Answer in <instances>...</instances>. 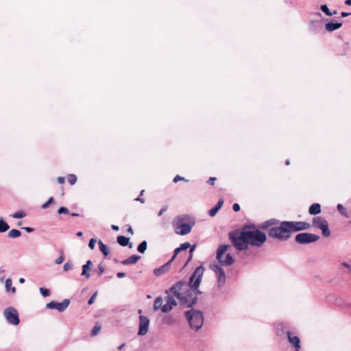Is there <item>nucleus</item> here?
Instances as JSON below:
<instances>
[{
  "instance_id": "obj_52",
  "label": "nucleus",
  "mask_w": 351,
  "mask_h": 351,
  "mask_svg": "<svg viewBox=\"0 0 351 351\" xmlns=\"http://www.w3.org/2000/svg\"><path fill=\"white\" fill-rule=\"evenodd\" d=\"M350 14H351V13L346 12H342L341 13V17H346V16H349V15H350Z\"/></svg>"
},
{
  "instance_id": "obj_9",
  "label": "nucleus",
  "mask_w": 351,
  "mask_h": 351,
  "mask_svg": "<svg viewBox=\"0 0 351 351\" xmlns=\"http://www.w3.org/2000/svg\"><path fill=\"white\" fill-rule=\"evenodd\" d=\"M3 316L7 322L12 325H18L20 322L19 313L14 307H8L4 310Z\"/></svg>"
},
{
  "instance_id": "obj_26",
  "label": "nucleus",
  "mask_w": 351,
  "mask_h": 351,
  "mask_svg": "<svg viewBox=\"0 0 351 351\" xmlns=\"http://www.w3.org/2000/svg\"><path fill=\"white\" fill-rule=\"evenodd\" d=\"M337 208L338 210V211L343 215V216H345L346 217H348V215L347 214V211H346V209L343 207V206L341 204H338L337 206Z\"/></svg>"
},
{
  "instance_id": "obj_39",
  "label": "nucleus",
  "mask_w": 351,
  "mask_h": 351,
  "mask_svg": "<svg viewBox=\"0 0 351 351\" xmlns=\"http://www.w3.org/2000/svg\"><path fill=\"white\" fill-rule=\"evenodd\" d=\"M96 239H90V241H89V243H88V247L91 249V250H93L95 248V243H96Z\"/></svg>"
},
{
  "instance_id": "obj_46",
  "label": "nucleus",
  "mask_w": 351,
  "mask_h": 351,
  "mask_svg": "<svg viewBox=\"0 0 351 351\" xmlns=\"http://www.w3.org/2000/svg\"><path fill=\"white\" fill-rule=\"evenodd\" d=\"M232 208H233V210L235 211V212H238L240 210V206L239 204L237 203H235L233 204L232 206Z\"/></svg>"
},
{
  "instance_id": "obj_20",
  "label": "nucleus",
  "mask_w": 351,
  "mask_h": 351,
  "mask_svg": "<svg viewBox=\"0 0 351 351\" xmlns=\"http://www.w3.org/2000/svg\"><path fill=\"white\" fill-rule=\"evenodd\" d=\"M117 242L121 246H126L129 244V238L124 236H118Z\"/></svg>"
},
{
  "instance_id": "obj_28",
  "label": "nucleus",
  "mask_w": 351,
  "mask_h": 351,
  "mask_svg": "<svg viewBox=\"0 0 351 351\" xmlns=\"http://www.w3.org/2000/svg\"><path fill=\"white\" fill-rule=\"evenodd\" d=\"M320 9L326 16H331V12L326 4L322 5Z\"/></svg>"
},
{
  "instance_id": "obj_31",
  "label": "nucleus",
  "mask_w": 351,
  "mask_h": 351,
  "mask_svg": "<svg viewBox=\"0 0 351 351\" xmlns=\"http://www.w3.org/2000/svg\"><path fill=\"white\" fill-rule=\"evenodd\" d=\"M40 292L43 297H47L50 295L49 290L43 287L40 288Z\"/></svg>"
},
{
  "instance_id": "obj_43",
  "label": "nucleus",
  "mask_w": 351,
  "mask_h": 351,
  "mask_svg": "<svg viewBox=\"0 0 351 351\" xmlns=\"http://www.w3.org/2000/svg\"><path fill=\"white\" fill-rule=\"evenodd\" d=\"M96 295H97V293H94V294H93V295L90 298V299H89V300H88V304L89 305H91L92 304H93V303H94Z\"/></svg>"
},
{
  "instance_id": "obj_63",
  "label": "nucleus",
  "mask_w": 351,
  "mask_h": 351,
  "mask_svg": "<svg viewBox=\"0 0 351 351\" xmlns=\"http://www.w3.org/2000/svg\"><path fill=\"white\" fill-rule=\"evenodd\" d=\"M289 163H290L289 160H287L285 161V165H289Z\"/></svg>"
},
{
  "instance_id": "obj_7",
  "label": "nucleus",
  "mask_w": 351,
  "mask_h": 351,
  "mask_svg": "<svg viewBox=\"0 0 351 351\" xmlns=\"http://www.w3.org/2000/svg\"><path fill=\"white\" fill-rule=\"evenodd\" d=\"M312 222L313 227L317 228L322 230L324 237H328L330 235L328 223L324 218L317 216L313 218Z\"/></svg>"
},
{
  "instance_id": "obj_23",
  "label": "nucleus",
  "mask_w": 351,
  "mask_h": 351,
  "mask_svg": "<svg viewBox=\"0 0 351 351\" xmlns=\"http://www.w3.org/2000/svg\"><path fill=\"white\" fill-rule=\"evenodd\" d=\"M99 250L101 251V252L104 254L105 256H108L109 254L108 250L105 244L103 243V242L99 240Z\"/></svg>"
},
{
  "instance_id": "obj_30",
  "label": "nucleus",
  "mask_w": 351,
  "mask_h": 351,
  "mask_svg": "<svg viewBox=\"0 0 351 351\" xmlns=\"http://www.w3.org/2000/svg\"><path fill=\"white\" fill-rule=\"evenodd\" d=\"M68 181L71 185L75 184L77 182V176L74 174H69L68 176Z\"/></svg>"
},
{
  "instance_id": "obj_27",
  "label": "nucleus",
  "mask_w": 351,
  "mask_h": 351,
  "mask_svg": "<svg viewBox=\"0 0 351 351\" xmlns=\"http://www.w3.org/2000/svg\"><path fill=\"white\" fill-rule=\"evenodd\" d=\"M26 216V214L24 211L23 210H18L16 211V213H14L12 217L13 218H15V219H20V218H23Z\"/></svg>"
},
{
  "instance_id": "obj_18",
  "label": "nucleus",
  "mask_w": 351,
  "mask_h": 351,
  "mask_svg": "<svg viewBox=\"0 0 351 351\" xmlns=\"http://www.w3.org/2000/svg\"><path fill=\"white\" fill-rule=\"evenodd\" d=\"M162 322L164 324L171 326L176 322V319L173 317V315H166L162 317Z\"/></svg>"
},
{
  "instance_id": "obj_48",
  "label": "nucleus",
  "mask_w": 351,
  "mask_h": 351,
  "mask_svg": "<svg viewBox=\"0 0 351 351\" xmlns=\"http://www.w3.org/2000/svg\"><path fill=\"white\" fill-rule=\"evenodd\" d=\"M216 178L214 177H210L209 180H208V183H209L211 185H213L215 183Z\"/></svg>"
},
{
  "instance_id": "obj_13",
  "label": "nucleus",
  "mask_w": 351,
  "mask_h": 351,
  "mask_svg": "<svg viewBox=\"0 0 351 351\" xmlns=\"http://www.w3.org/2000/svg\"><path fill=\"white\" fill-rule=\"evenodd\" d=\"M287 337L290 343H291L295 349L300 350V339L297 336H293L291 332H287Z\"/></svg>"
},
{
  "instance_id": "obj_35",
  "label": "nucleus",
  "mask_w": 351,
  "mask_h": 351,
  "mask_svg": "<svg viewBox=\"0 0 351 351\" xmlns=\"http://www.w3.org/2000/svg\"><path fill=\"white\" fill-rule=\"evenodd\" d=\"M218 211H219L218 208L216 206H214L213 208L209 210L208 215L210 217H214L217 213Z\"/></svg>"
},
{
  "instance_id": "obj_34",
  "label": "nucleus",
  "mask_w": 351,
  "mask_h": 351,
  "mask_svg": "<svg viewBox=\"0 0 351 351\" xmlns=\"http://www.w3.org/2000/svg\"><path fill=\"white\" fill-rule=\"evenodd\" d=\"M192 246L191 245V244L189 243V242H185V243H182L180 245V249L181 250H187L188 248H191Z\"/></svg>"
},
{
  "instance_id": "obj_33",
  "label": "nucleus",
  "mask_w": 351,
  "mask_h": 351,
  "mask_svg": "<svg viewBox=\"0 0 351 351\" xmlns=\"http://www.w3.org/2000/svg\"><path fill=\"white\" fill-rule=\"evenodd\" d=\"M195 247H196L195 245H192V247H191V249L189 250V254H190L189 257L186 263H185V265H184V267H186V265L192 259L193 252L195 250Z\"/></svg>"
},
{
  "instance_id": "obj_62",
  "label": "nucleus",
  "mask_w": 351,
  "mask_h": 351,
  "mask_svg": "<svg viewBox=\"0 0 351 351\" xmlns=\"http://www.w3.org/2000/svg\"><path fill=\"white\" fill-rule=\"evenodd\" d=\"M125 346L124 344H122V345L119 346L118 347V349H119V350H121V349L123 348V346Z\"/></svg>"
},
{
  "instance_id": "obj_38",
  "label": "nucleus",
  "mask_w": 351,
  "mask_h": 351,
  "mask_svg": "<svg viewBox=\"0 0 351 351\" xmlns=\"http://www.w3.org/2000/svg\"><path fill=\"white\" fill-rule=\"evenodd\" d=\"M53 201V197H51L47 202H45L44 204L42 205V208L46 209L49 205L52 203Z\"/></svg>"
},
{
  "instance_id": "obj_8",
  "label": "nucleus",
  "mask_w": 351,
  "mask_h": 351,
  "mask_svg": "<svg viewBox=\"0 0 351 351\" xmlns=\"http://www.w3.org/2000/svg\"><path fill=\"white\" fill-rule=\"evenodd\" d=\"M210 268L215 273L217 279V286L219 289L224 287L226 281V276L223 268L217 264H212Z\"/></svg>"
},
{
  "instance_id": "obj_16",
  "label": "nucleus",
  "mask_w": 351,
  "mask_h": 351,
  "mask_svg": "<svg viewBox=\"0 0 351 351\" xmlns=\"http://www.w3.org/2000/svg\"><path fill=\"white\" fill-rule=\"evenodd\" d=\"M342 23L329 22L325 25V28L328 32H332L342 26Z\"/></svg>"
},
{
  "instance_id": "obj_12",
  "label": "nucleus",
  "mask_w": 351,
  "mask_h": 351,
  "mask_svg": "<svg viewBox=\"0 0 351 351\" xmlns=\"http://www.w3.org/2000/svg\"><path fill=\"white\" fill-rule=\"evenodd\" d=\"M149 319L144 315H140L138 335L143 336L148 332L149 328Z\"/></svg>"
},
{
  "instance_id": "obj_41",
  "label": "nucleus",
  "mask_w": 351,
  "mask_h": 351,
  "mask_svg": "<svg viewBox=\"0 0 351 351\" xmlns=\"http://www.w3.org/2000/svg\"><path fill=\"white\" fill-rule=\"evenodd\" d=\"M72 267V264L69 262L66 263L63 266V269L64 271H67Z\"/></svg>"
},
{
  "instance_id": "obj_37",
  "label": "nucleus",
  "mask_w": 351,
  "mask_h": 351,
  "mask_svg": "<svg viewBox=\"0 0 351 351\" xmlns=\"http://www.w3.org/2000/svg\"><path fill=\"white\" fill-rule=\"evenodd\" d=\"M104 270H105L104 266L102 264H99L98 265V276H101L104 274Z\"/></svg>"
},
{
  "instance_id": "obj_59",
  "label": "nucleus",
  "mask_w": 351,
  "mask_h": 351,
  "mask_svg": "<svg viewBox=\"0 0 351 351\" xmlns=\"http://www.w3.org/2000/svg\"><path fill=\"white\" fill-rule=\"evenodd\" d=\"M82 234H83V233H82V232H77V234H76V235H77V237H82Z\"/></svg>"
},
{
  "instance_id": "obj_5",
  "label": "nucleus",
  "mask_w": 351,
  "mask_h": 351,
  "mask_svg": "<svg viewBox=\"0 0 351 351\" xmlns=\"http://www.w3.org/2000/svg\"><path fill=\"white\" fill-rule=\"evenodd\" d=\"M230 246L229 245H220L217 251V259L222 265H231L234 263V258L230 254H227L223 258V255Z\"/></svg>"
},
{
  "instance_id": "obj_57",
  "label": "nucleus",
  "mask_w": 351,
  "mask_h": 351,
  "mask_svg": "<svg viewBox=\"0 0 351 351\" xmlns=\"http://www.w3.org/2000/svg\"><path fill=\"white\" fill-rule=\"evenodd\" d=\"M128 232H130L131 234H134L133 230L131 226H130L128 229Z\"/></svg>"
},
{
  "instance_id": "obj_64",
  "label": "nucleus",
  "mask_w": 351,
  "mask_h": 351,
  "mask_svg": "<svg viewBox=\"0 0 351 351\" xmlns=\"http://www.w3.org/2000/svg\"><path fill=\"white\" fill-rule=\"evenodd\" d=\"M78 215H79L77 213H72V216H73V217H77Z\"/></svg>"
},
{
  "instance_id": "obj_61",
  "label": "nucleus",
  "mask_w": 351,
  "mask_h": 351,
  "mask_svg": "<svg viewBox=\"0 0 351 351\" xmlns=\"http://www.w3.org/2000/svg\"><path fill=\"white\" fill-rule=\"evenodd\" d=\"M337 14V10H334L333 12H331V16Z\"/></svg>"
},
{
  "instance_id": "obj_44",
  "label": "nucleus",
  "mask_w": 351,
  "mask_h": 351,
  "mask_svg": "<svg viewBox=\"0 0 351 351\" xmlns=\"http://www.w3.org/2000/svg\"><path fill=\"white\" fill-rule=\"evenodd\" d=\"M223 199L221 198V199H219L217 204L215 206H216L218 208V210H219L221 208V206H223Z\"/></svg>"
},
{
  "instance_id": "obj_60",
  "label": "nucleus",
  "mask_w": 351,
  "mask_h": 351,
  "mask_svg": "<svg viewBox=\"0 0 351 351\" xmlns=\"http://www.w3.org/2000/svg\"><path fill=\"white\" fill-rule=\"evenodd\" d=\"M24 282H25V279H24V278H21L19 279V282H20V283H23Z\"/></svg>"
},
{
  "instance_id": "obj_2",
  "label": "nucleus",
  "mask_w": 351,
  "mask_h": 351,
  "mask_svg": "<svg viewBox=\"0 0 351 351\" xmlns=\"http://www.w3.org/2000/svg\"><path fill=\"white\" fill-rule=\"evenodd\" d=\"M254 230H247L246 228L241 232H231L229 234L230 239L234 247L242 251L247 250L248 245L261 247L266 241L267 237L264 232L255 229V226H250Z\"/></svg>"
},
{
  "instance_id": "obj_19",
  "label": "nucleus",
  "mask_w": 351,
  "mask_h": 351,
  "mask_svg": "<svg viewBox=\"0 0 351 351\" xmlns=\"http://www.w3.org/2000/svg\"><path fill=\"white\" fill-rule=\"evenodd\" d=\"M5 288L6 292L11 291L12 293H15V292H16V288L12 286V280L10 278H8L7 280H5Z\"/></svg>"
},
{
  "instance_id": "obj_58",
  "label": "nucleus",
  "mask_w": 351,
  "mask_h": 351,
  "mask_svg": "<svg viewBox=\"0 0 351 351\" xmlns=\"http://www.w3.org/2000/svg\"><path fill=\"white\" fill-rule=\"evenodd\" d=\"M345 4L347 5H351V0H346Z\"/></svg>"
},
{
  "instance_id": "obj_17",
  "label": "nucleus",
  "mask_w": 351,
  "mask_h": 351,
  "mask_svg": "<svg viewBox=\"0 0 351 351\" xmlns=\"http://www.w3.org/2000/svg\"><path fill=\"white\" fill-rule=\"evenodd\" d=\"M309 214L315 215L321 213V206L318 203L313 204L308 209Z\"/></svg>"
},
{
  "instance_id": "obj_6",
  "label": "nucleus",
  "mask_w": 351,
  "mask_h": 351,
  "mask_svg": "<svg viewBox=\"0 0 351 351\" xmlns=\"http://www.w3.org/2000/svg\"><path fill=\"white\" fill-rule=\"evenodd\" d=\"M186 216L181 215L176 218V224L175 226V232L179 235H186L191 232L193 224L184 223Z\"/></svg>"
},
{
  "instance_id": "obj_49",
  "label": "nucleus",
  "mask_w": 351,
  "mask_h": 351,
  "mask_svg": "<svg viewBox=\"0 0 351 351\" xmlns=\"http://www.w3.org/2000/svg\"><path fill=\"white\" fill-rule=\"evenodd\" d=\"M125 276V274L124 272H118L117 274V277L119 278H121Z\"/></svg>"
},
{
  "instance_id": "obj_29",
  "label": "nucleus",
  "mask_w": 351,
  "mask_h": 351,
  "mask_svg": "<svg viewBox=\"0 0 351 351\" xmlns=\"http://www.w3.org/2000/svg\"><path fill=\"white\" fill-rule=\"evenodd\" d=\"M90 269V268H88L87 266H86L84 265L82 266V275L86 277V278H87V279H88L90 276V274L88 272V270Z\"/></svg>"
},
{
  "instance_id": "obj_24",
  "label": "nucleus",
  "mask_w": 351,
  "mask_h": 351,
  "mask_svg": "<svg viewBox=\"0 0 351 351\" xmlns=\"http://www.w3.org/2000/svg\"><path fill=\"white\" fill-rule=\"evenodd\" d=\"M8 224L2 219H0V232H6L9 229Z\"/></svg>"
},
{
  "instance_id": "obj_14",
  "label": "nucleus",
  "mask_w": 351,
  "mask_h": 351,
  "mask_svg": "<svg viewBox=\"0 0 351 351\" xmlns=\"http://www.w3.org/2000/svg\"><path fill=\"white\" fill-rule=\"evenodd\" d=\"M171 263V261H169L166 264H165L162 267L155 269L154 270V274L156 276H160L161 274L167 272L169 270V265Z\"/></svg>"
},
{
  "instance_id": "obj_56",
  "label": "nucleus",
  "mask_w": 351,
  "mask_h": 351,
  "mask_svg": "<svg viewBox=\"0 0 351 351\" xmlns=\"http://www.w3.org/2000/svg\"><path fill=\"white\" fill-rule=\"evenodd\" d=\"M111 228L113 230H115V231H117L119 230V226H116V225H112L111 226Z\"/></svg>"
},
{
  "instance_id": "obj_3",
  "label": "nucleus",
  "mask_w": 351,
  "mask_h": 351,
  "mask_svg": "<svg viewBox=\"0 0 351 351\" xmlns=\"http://www.w3.org/2000/svg\"><path fill=\"white\" fill-rule=\"evenodd\" d=\"M311 226L309 223L305 221H283L279 227L269 228L268 234L270 237L286 241L291 237V232L308 230Z\"/></svg>"
},
{
  "instance_id": "obj_10",
  "label": "nucleus",
  "mask_w": 351,
  "mask_h": 351,
  "mask_svg": "<svg viewBox=\"0 0 351 351\" xmlns=\"http://www.w3.org/2000/svg\"><path fill=\"white\" fill-rule=\"evenodd\" d=\"M319 237L318 235L312 234V233H308V232H303V233H299L295 236V241L298 243L300 244H307L310 243H313L319 240Z\"/></svg>"
},
{
  "instance_id": "obj_40",
  "label": "nucleus",
  "mask_w": 351,
  "mask_h": 351,
  "mask_svg": "<svg viewBox=\"0 0 351 351\" xmlns=\"http://www.w3.org/2000/svg\"><path fill=\"white\" fill-rule=\"evenodd\" d=\"M181 180L187 182V180H185V178L184 177H182L179 175H177L176 176H175L173 181V182L176 183L178 181H181Z\"/></svg>"
},
{
  "instance_id": "obj_22",
  "label": "nucleus",
  "mask_w": 351,
  "mask_h": 351,
  "mask_svg": "<svg viewBox=\"0 0 351 351\" xmlns=\"http://www.w3.org/2000/svg\"><path fill=\"white\" fill-rule=\"evenodd\" d=\"M21 232L16 229H12L8 232V237L10 238L15 239L21 236Z\"/></svg>"
},
{
  "instance_id": "obj_51",
  "label": "nucleus",
  "mask_w": 351,
  "mask_h": 351,
  "mask_svg": "<svg viewBox=\"0 0 351 351\" xmlns=\"http://www.w3.org/2000/svg\"><path fill=\"white\" fill-rule=\"evenodd\" d=\"M22 228L24 229L27 232H29V233L34 231V229L32 228H29V227H24Z\"/></svg>"
},
{
  "instance_id": "obj_55",
  "label": "nucleus",
  "mask_w": 351,
  "mask_h": 351,
  "mask_svg": "<svg viewBox=\"0 0 351 351\" xmlns=\"http://www.w3.org/2000/svg\"><path fill=\"white\" fill-rule=\"evenodd\" d=\"M136 201H139L141 203H144L145 202V199L143 198H141L140 197H138L135 199Z\"/></svg>"
},
{
  "instance_id": "obj_32",
  "label": "nucleus",
  "mask_w": 351,
  "mask_h": 351,
  "mask_svg": "<svg viewBox=\"0 0 351 351\" xmlns=\"http://www.w3.org/2000/svg\"><path fill=\"white\" fill-rule=\"evenodd\" d=\"M101 330V326H99V325H95L93 328V330L91 331V335L92 336H95L98 334V332L100 331Z\"/></svg>"
},
{
  "instance_id": "obj_47",
  "label": "nucleus",
  "mask_w": 351,
  "mask_h": 351,
  "mask_svg": "<svg viewBox=\"0 0 351 351\" xmlns=\"http://www.w3.org/2000/svg\"><path fill=\"white\" fill-rule=\"evenodd\" d=\"M167 210V206H163L160 210L158 212V215L161 216L164 212H165Z\"/></svg>"
},
{
  "instance_id": "obj_36",
  "label": "nucleus",
  "mask_w": 351,
  "mask_h": 351,
  "mask_svg": "<svg viewBox=\"0 0 351 351\" xmlns=\"http://www.w3.org/2000/svg\"><path fill=\"white\" fill-rule=\"evenodd\" d=\"M58 214H69V210L66 207H60L58 210Z\"/></svg>"
},
{
  "instance_id": "obj_54",
  "label": "nucleus",
  "mask_w": 351,
  "mask_h": 351,
  "mask_svg": "<svg viewBox=\"0 0 351 351\" xmlns=\"http://www.w3.org/2000/svg\"><path fill=\"white\" fill-rule=\"evenodd\" d=\"M341 265L343 267H346L348 269H350L351 268L350 265L348 263H346V262L342 263Z\"/></svg>"
},
{
  "instance_id": "obj_42",
  "label": "nucleus",
  "mask_w": 351,
  "mask_h": 351,
  "mask_svg": "<svg viewBox=\"0 0 351 351\" xmlns=\"http://www.w3.org/2000/svg\"><path fill=\"white\" fill-rule=\"evenodd\" d=\"M64 261V256L62 253L61 255L55 261V263L57 265L61 264Z\"/></svg>"
},
{
  "instance_id": "obj_21",
  "label": "nucleus",
  "mask_w": 351,
  "mask_h": 351,
  "mask_svg": "<svg viewBox=\"0 0 351 351\" xmlns=\"http://www.w3.org/2000/svg\"><path fill=\"white\" fill-rule=\"evenodd\" d=\"M277 223V220L276 219H270L268 221H266L263 222L261 226H260L262 229H266L268 228L269 226L275 225Z\"/></svg>"
},
{
  "instance_id": "obj_1",
  "label": "nucleus",
  "mask_w": 351,
  "mask_h": 351,
  "mask_svg": "<svg viewBox=\"0 0 351 351\" xmlns=\"http://www.w3.org/2000/svg\"><path fill=\"white\" fill-rule=\"evenodd\" d=\"M204 268L202 266L197 267L189 278V283L184 281H179L173 285L169 290H167L165 293L168 295L165 297V304H162L163 299L162 297H157L154 303V310H160L162 313L170 312L174 306L177 305V302L173 296L170 295L169 293H173L185 307H190L197 302L196 293H200L197 291L202 276Z\"/></svg>"
},
{
  "instance_id": "obj_53",
  "label": "nucleus",
  "mask_w": 351,
  "mask_h": 351,
  "mask_svg": "<svg viewBox=\"0 0 351 351\" xmlns=\"http://www.w3.org/2000/svg\"><path fill=\"white\" fill-rule=\"evenodd\" d=\"M84 265L87 266L88 268H90V266L92 265V262L90 260H88L86 261V264Z\"/></svg>"
},
{
  "instance_id": "obj_11",
  "label": "nucleus",
  "mask_w": 351,
  "mask_h": 351,
  "mask_svg": "<svg viewBox=\"0 0 351 351\" xmlns=\"http://www.w3.org/2000/svg\"><path fill=\"white\" fill-rule=\"evenodd\" d=\"M70 300L64 299L62 302L51 301L46 304V308L49 309H56L59 312H63L69 306Z\"/></svg>"
},
{
  "instance_id": "obj_45",
  "label": "nucleus",
  "mask_w": 351,
  "mask_h": 351,
  "mask_svg": "<svg viewBox=\"0 0 351 351\" xmlns=\"http://www.w3.org/2000/svg\"><path fill=\"white\" fill-rule=\"evenodd\" d=\"M182 251L180 247H177L175 250H174V254H173V257L171 258V259L170 261H171V262L173 261V259L176 258V256L178 255V254Z\"/></svg>"
},
{
  "instance_id": "obj_15",
  "label": "nucleus",
  "mask_w": 351,
  "mask_h": 351,
  "mask_svg": "<svg viewBox=\"0 0 351 351\" xmlns=\"http://www.w3.org/2000/svg\"><path fill=\"white\" fill-rule=\"evenodd\" d=\"M140 258V256L134 254L130 256L129 258L122 261L121 263L124 265H132L135 264Z\"/></svg>"
},
{
  "instance_id": "obj_25",
  "label": "nucleus",
  "mask_w": 351,
  "mask_h": 351,
  "mask_svg": "<svg viewBox=\"0 0 351 351\" xmlns=\"http://www.w3.org/2000/svg\"><path fill=\"white\" fill-rule=\"evenodd\" d=\"M147 242L145 241H142L138 246L137 250L138 252L143 254L147 249Z\"/></svg>"
},
{
  "instance_id": "obj_4",
  "label": "nucleus",
  "mask_w": 351,
  "mask_h": 351,
  "mask_svg": "<svg viewBox=\"0 0 351 351\" xmlns=\"http://www.w3.org/2000/svg\"><path fill=\"white\" fill-rule=\"evenodd\" d=\"M189 324L192 329L198 330L201 328L204 324V317L201 311L191 309L185 312Z\"/></svg>"
},
{
  "instance_id": "obj_50",
  "label": "nucleus",
  "mask_w": 351,
  "mask_h": 351,
  "mask_svg": "<svg viewBox=\"0 0 351 351\" xmlns=\"http://www.w3.org/2000/svg\"><path fill=\"white\" fill-rule=\"evenodd\" d=\"M57 181L59 184H63L64 182V177H58L57 178Z\"/></svg>"
}]
</instances>
